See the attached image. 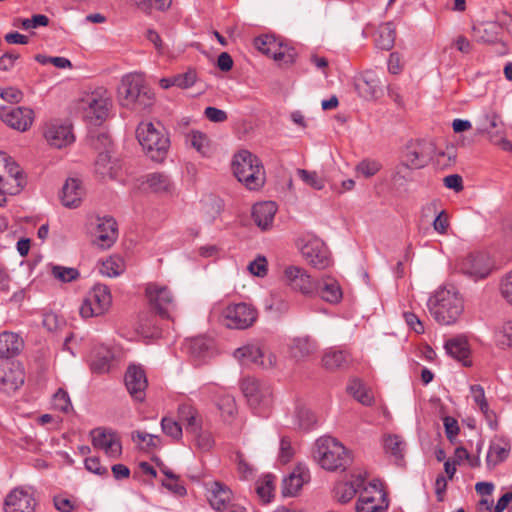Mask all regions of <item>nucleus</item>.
<instances>
[{
	"label": "nucleus",
	"instance_id": "nucleus-1",
	"mask_svg": "<svg viewBox=\"0 0 512 512\" xmlns=\"http://www.w3.org/2000/svg\"><path fill=\"white\" fill-rule=\"evenodd\" d=\"M118 101L122 107L141 113L154 105L155 94L141 74H127L118 87Z\"/></svg>",
	"mask_w": 512,
	"mask_h": 512
},
{
	"label": "nucleus",
	"instance_id": "nucleus-2",
	"mask_svg": "<svg viewBox=\"0 0 512 512\" xmlns=\"http://www.w3.org/2000/svg\"><path fill=\"white\" fill-rule=\"evenodd\" d=\"M427 307L437 323L453 325L464 313V300L454 286H444L430 296Z\"/></svg>",
	"mask_w": 512,
	"mask_h": 512
},
{
	"label": "nucleus",
	"instance_id": "nucleus-3",
	"mask_svg": "<svg viewBox=\"0 0 512 512\" xmlns=\"http://www.w3.org/2000/svg\"><path fill=\"white\" fill-rule=\"evenodd\" d=\"M314 458L327 471H345L352 463L350 451L336 438L321 437L316 441Z\"/></svg>",
	"mask_w": 512,
	"mask_h": 512
},
{
	"label": "nucleus",
	"instance_id": "nucleus-4",
	"mask_svg": "<svg viewBox=\"0 0 512 512\" xmlns=\"http://www.w3.org/2000/svg\"><path fill=\"white\" fill-rule=\"evenodd\" d=\"M137 139L146 155L155 162H163L170 147L164 127L157 123L142 122L136 129Z\"/></svg>",
	"mask_w": 512,
	"mask_h": 512
},
{
	"label": "nucleus",
	"instance_id": "nucleus-5",
	"mask_svg": "<svg viewBox=\"0 0 512 512\" xmlns=\"http://www.w3.org/2000/svg\"><path fill=\"white\" fill-rule=\"evenodd\" d=\"M232 168L238 181L249 190H258L265 184L262 162L248 150H241L234 155Z\"/></svg>",
	"mask_w": 512,
	"mask_h": 512
},
{
	"label": "nucleus",
	"instance_id": "nucleus-6",
	"mask_svg": "<svg viewBox=\"0 0 512 512\" xmlns=\"http://www.w3.org/2000/svg\"><path fill=\"white\" fill-rule=\"evenodd\" d=\"M429 144L416 140L408 142L401 152L400 162L396 166L394 179L411 181L412 171L424 168L430 161Z\"/></svg>",
	"mask_w": 512,
	"mask_h": 512
},
{
	"label": "nucleus",
	"instance_id": "nucleus-7",
	"mask_svg": "<svg viewBox=\"0 0 512 512\" xmlns=\"http://www.w3.org/2000/svg\"><path fill=\"white\" fill-rule=\"evenodd\" d=\"M112 304V296L108 286L96 284L88 293L80 306V314L84 318L105 314Z\"/></svg>",
	"mask_w": 512,
	"mask_h": 512
},
{
	"label": "nucleus",
	"instance_id": "nucleus-8",
	"mask_svg": "<svg viewBox=\"0 0 512 512\" xmlns=\"http://www.w3.org/2000/svg\"><path fill=\"white\" fill-rule=\"evenodd\" d=\"M225 325L230 329H247L258 318L257 309L244 302L228 305L223 311Z\"/></svg>",
	"mask_w": 512,
	"mask_h": 512
},
{
	"label": "nucleus",
	"instance_id": "nucleus-9",
	"mask_svg": "<svg viewBox=\"0 0 512 512\" xmlns=\"http://www.w3.org/2000/svg\"><path fill=\"white\" fill-rule=\"evenodd\" d=\"M151 309L163 319H170L175 309L174 298L166 286L149 283L145 289Z\"/></svg>",
	"mask_w": 512,
	"mask_h": 512
},
{
	"label": "nucleus",
	"instance_id": "nucleus-10",
	"mask_svg": "<svg viewBox=\"0 0 512 512\" xmlns=\"http://www.w3.org/2000/svg\"><path fill=\"white\" fill-rule=\"evenodd\" d=\"M240 388L251 408L269 405L272 391L267 383L253 377H246L241 381Z\"/></svg>",
	"mask_w": 512,
	"mask_h": 512
},
{
	"label": "nucleus",
	"instance_id": "nucleus-11",
	"mask_svg": "<svg viewBox=\"0 0 512 512\" xmlns=\"http://www.w3.org/2000/svg\"><path fill=\"white\" fill-rule=\"evenodd\" d=\"M95 149L104 148L103 152H99L95 161V172L102 179H114L117 175V165L112 161L108 147L111 145L109 135L100 133L92 140Z\"/></svg>",
	"mask_w": 512,
	"mask_h": 512
},
{
	"label": "nucleus",
	"instance_id": "nucleus-12",
	"mask_svg": "<svg viewBox=\"0 0 512 512\" xmlns=\"http://www.w3.org/2000/svg\"><path fill=\"white\" fill-rule=\"evenodd\" d=\"M301 253L307 263L317 269H325L331 264L328 248L319 238L308 240L302 247Z\"/></svg>",
	"mask_w": 512,
	"mask_h": 512
},
{
	"label": "nucleus",
	"instance_id": "nucleus-13",
	"mask_svg": "<svg viewBox=\"0 0 512 512\" xmlns=\"http://www.w3.org/2000/svg\"><path fill=\"white\" fill-rule=\"evenodd\" d=\"M372 491L365 489L356 503V512H387L389 500L387 493L376 484L371 485Z\"/></svg>",
	"mask_w": 512,
	"mask_h": 512
},
{
	"label": "nucleus",
	"instance_id": "nucleus-14",
	"mask_svg": "<svg viewBox=\"0 0 512 512\" xmlns=\"http://www.w3.org/2000/svg\"><path fill=\"white\" fill-rule=\"evenodd\" d=\"M94 448L102 449L109 457H119L122 446L117 434L105 428H95L90 432Z\"/></svg>",
	"mask_w": 512,
	"mask_h": 512
},
{
	"label": "nucleus",
	"instance_id": "nucleus-15",
	"mask_svg": "<svg viewBox=\"0 0 512 512\" xmlns=\"http://www.w3.org/2000/svg\"><path fill=\"white\" fill-rule=\"evenodd\" d=\"M458 270L468 276L485 278L490 272L488 257L484 253H470L457 263Z\"/></svg>",
	"mask_w": 512,
	"mask_h": 512
},
{
	"label": "nucleus",
	"instance_id": "nucleus-16",
	"mask_svg": "<svg viewBox=\"0 0 512 512\" xmlns=\"http://www.w3.org/2000/svg\"><path fill=\"white\" fill-rule=\"evenodd\" d=\"M33 110L25 107H1L0 119L13 129L26 131L33 122Z\"/></svg>",
	"mask_w": 512,
	"mask_h": 512
},
{
	"label": "nucleus",
	"instance_id": "nucleus-17",
	"mask_svg": "<svg viewBox=\"0 0 512 512\" xmlns=\"http://www.w3.org/2000/svg\"><path fill=\"white\" fill-rule=\"evenodd\" d=\"M86 103L87 107L84 109L85 119L92 125H100L108 117L111 100L99 94H92Z\"/></svg>",
	"mask_w": 512,
	"mask_h": 512
},
{
	"label": "nucleus",
	"instance_id": "nucleus-18",
	"mask_svg": "<svg viewBox=\"0 0 512 512\" xmlns=\"http://www.w3.org/2000/svg\"><path fill=\"white\" fill-rule=\"evenodd\" d=\"M125 385L129 394L137 401L145 399L148 382L144 369L139 365H130L125 373Z\"/></svg>",
	"mask_w": 512,
	"mask_h": 512
},
{
	"label": "nucleus",
	"instance_id": "nucleus-19",
	"mask_svg": "<svg viewBox=\"0 0 512 512\" xmlns=\"http://www.w3.org/2000/svg\"><path fill=\"white\" fill-rule=\"evenodd\" d=\"M235 357L245 362L255 363L263 368H272L276 365V356L269 353L266 360L264 350L256 344H247L236 349Z\"/></svg>",
	"mask_w": 512,
	"mask_h": 512
},
{
	"label": "nucleus",
	"instance_id": "nucleus-20",
	"mask_svg": "<svg viewBox=\"0 0 512 512\" xmlns=\"http://www.w3.org/2000/svg\"><path fill=\"white\" fill-rule=\"evenodd\" d=\"M285 282L294 290L303 294H311L316 290V283L306 273V271L297 266H289L284 270Z\"/></svg>",
	"mask_w": 512,
	"mask_h": 512
},
{
	"label": "nucleus",
	"instance_id": "nucleus-21",
	"mask_svg": "<svg viewBox=\"0 0 512 512\" xmlns=\"http://www.w3.org/2000/svg\"><path fill=\"white\" fill-rule=\"evenodd\" d=\"M25 380L24 370L19 364L11 363L0 367V389L7 393L18 390Z\"/></svg>",
	"mask_w": 512,
	"mask_h": 512
},
{
	"label": "nucleus",
	"instance_id": "nucleus-22",
	"mask_svg": "<svg viewBox=\"0 0 512 512\" xmlns=\"http://www.w3.org/2000/svg\"><path fill=\"white\" fill-rule=\"evenodd\" d=\"M44 137L50 146L58 149L72 144L75 140L72 127L59 123L48 124L44 132Z\"/></svg>",
	"mask_w": 512,
	"mask_h": 512
},
{
	"label": "nucleus",
	"instance_id": "nucleus-23",
	"mask_svg": "<svg viewBox=\"0 0 512 512\" xmlns=\"http://www.w3.org/2000/svg\"><path fill=\"white\" fill-rule=\"evenodd\" d=\"M0 183L13 186L16 190H20L23 186L19 165L3 152H0Z\"/></svg>",
	"mask_w": 512,
	"mask_h": 512
},
{
	"label": "nucleus",
	"instance_id": "nucleus-24",
	"mask_svg": "<svg viewBox=\"0 0 512 512\" xmlns=\"http://www.w3.org/2000/svg\"><path fill=\"white\" fill-rule=\"evenodd\" d=\"M207 499L213 509L221 512L230 507L232 491L225 484L213 481L207 487Z\"/></svg>",
	"mask_w": 512,
	"mask_h": 512
},
{
	"label": "nucleus",
	"instance_id": "nucleus-25",
	"mask_svg": "<svg viewBox=\"0 0 512 512\" xmlns=\"http://www.w3.org/2000/svg\"><path fill=\"white\" fill-rule=\"evenodd\" d=\"M94 243L102 249L110 248L118 237L116 221L111 217L98 219Z\"/></svg>",
	"mask_w": 512,
	"mask_h": 512
},
{
	"label": "nucleus",
	"instance_id": "nucleus-26",
	"mask_svg": "<svg viewBox=\"0 0 512 512\" xmlns=\"http://www.w3.org/2000/svg\"><path fill=\"white\" fill-rule=\"evenodd\" d=\"M35 501L29 493L14 489L5 498V512H34Z\"/></svg>",
	"mask_w": 512,
	"mask_h": 512
},
{
	"label": "nucleus",
	"instance_id": "nucleus-27",
	"mask_svg": "<svg viewBox=\"0 0 512 512\" xmlns=\"http://www.w3.org/2000/svg\"><path fill=\"white\" fill-rule=\"evenodd\" d=\"M310 481V472L307 467L299 464L291 474L283 479L282 494L283 496H295L302 486Z\"/></svg>",
	"mask_w": 512,
	"mask_h": 512
},
{
	"label": "nucleus",
	"instance_id": "nucleus-28",
	"mask_svg": "<svg viewBox=\"0 0 512 512\" xmlns=\"http://www.w3.org/2000/svg\"><path fill=\"white\" fill-rule=\"evenodd\" d=\"M355 89L358 94L366 100L377 99L382 93L380 81L375 74L370 71L365 72L356 80Z\"/></svg>",
	"mask_w": 512,
	"mask_h": 512
},
{
	"label": "nucleus",
	"instance_id": "nucleus-29",
	"mask_svg": "<svg viewBox=\"0 0 512 512\" xmlns=\"http://www.w3.org/2000/svg\"><path fill=\"white\" fill-rule=\"evenodd\" d=\"M84 196V188L79 179L66 180L60 196L62 204L67 208H76L80 205Z\"/></svg>",
	"mask_w": 512,
	"mask_h": 512
},
{
	"label": "nucleus",
	"instance_id": "nucleus-30",
	"mask_svg": "<svg viewBox=\"0 0 512 512\" xmlns=\"http://www.w3.org/2000/svg\"><path fill=\"white\" fill-rule=\"evenodd\" d=\"M277 212V205L272 201L256 203L252 208V218L255 224L262 230L271 227Z\"/></svg>",
	"mask_w": 512,
	"mask_h": 512
},
{
	"label": "nucleus",
	"instance_id": "nucleus-31",
	"mask_svg": "<svg viewBox=\"0 0 512 512\" xmlns=\"http://www.w3.org/2000/svg\"><path fill=\"white\" fill-rule=\"evenodd\" d=\"M445 350L452 358L462 362L464 366H470V348L468 341L463 336L451 338L445 343Z\"/></svg>",
	"mask_w": 512,
	"mask_h": 512
},
{
	"label": "nucleus",
	"instance_id": "nucleus-32",
	"mask_svg": "<svg viewBox=\"0 0 512 512\" xmlns=\"http://www.w3.org/2000/svg\"><path fill=\"white\" fill-rule=\"evenodd\" d=\"M288 348L293 359L303 360L315 353L317 345L309 336H300L291 339Z\"/></svg>",
	"mask_w": 512,
	"mask_h": 512
},
{
	"label": "nucleus",
	"instance_id": "nucleus-33",
	"mask_svg": "<svg viewBox=\"0 0 512 512\" xmlns=\"http://www.w3.org/2000/svg\"><path fill=\"white\" fill-rule=\"evenodd\" d=\"M23 340L13 332L0 334V359H10L20 354L23 348Z\"/></svg>",
	"mask_w": 512,
	"mask_h": 512
},
{
	"label": "nucleus",
	"instance_id": "nucleus-34",
	"mask_svg": "<svg viewBox=\"0 0 512 512\" xmlns=\"http://www.w3.org/2000/svg\"><path fill=\"white\" fill-rule=\"evenodd\" d=\"M114 354L110 348L99 346L94 350L90 368L94 373L103 374L110 370Z\"/></svg>",
	"mask_w": 512,
	"mask_h": 512
},
{
	"label": "nucleus",
	"instance_id": "nucleus-35",
	"mask_svg": "<svg viewBox=\"0 0 512 512\" xmlns=\"http://www.w3.org/2000/svg\"><path fill=\"white\" fill-rule=\"evenodd\" d=\"M510 443L504 439H499L490 444L486 457V464L489 468H493L499 463L505 461L510 453Z\"/></svg>",
	"mask_w": 512,
	"mask_h": 512
},
{
	"label": "nucleus",
	"instance_id": "nucleus-36",
	"mask_svg": "<svg viewBox=\"0 0 512 512\" xmlns=\"http://www.w3.org/2000/svg\"><path fill=\"white\" fill-rule=\"evenodd\" d=\"M179 420L186 425L188 433H198L201 430V419L197 410L188 404H182L178 407Z\"/></svg>",
	"mask_w": 512,
	"mask_h": 512
},
{
	"label": "nucleus",
	"instance_id": "nucleus-37",
	"mask_svg": "<svg viewBox=\"0 0 512 512\" xmlns=\"http://www.w3.org/2000/svg\"><path fill=\"white\" fill-rule=\"evenodd\" d=\"M316 290L326 302L336 304L342 299L343 293L338 282L330 277L316 285Z\"/></svg>",
	"mask_w": 512,
	"mask_h": 512
},
{
	"label": "nucleus",
	"instance_id": "nucleus-38",
	"mask_svg": "<svg viewBox=\"0 0 512 512\" xmlns=\"http://www.w3.org/2000/svg\"><path fill=\"white\" fill-rule=\"evenodd\" d=\"M255 48L262 54L275 59L279 56V51L283 49V44L277 41L274 36L264 35L254 39Z\"/></svg>",
	"mask_w": 512,
	"mask_h": 512
},
{
	"label": "nucleus",
	"instance_id": "nucleus-39",
	"mask_svg": "<svg viewBox=\"0 0 512 512\" xmlns=\"http://www.w3.org/2000/svg\"><path fill=\"white\" fill-rule=\"evenodd\" d=\"M470 393L475 404L479 407L480 411L483 413L490 426L494 428L493 422H495L496 414L489 408V404L485 397L484 388L479 384L471 385Z\"/></svg>",
	"mask_w": 512,
	"mask_h": 512
},
{
	"label": "nucleus",
	"instance_id": "nucleus-40",
	"mask_svg": "<svg viewBox=\"0 0 512 512\" xmlns=\"http://www.w3.org/2000/svg\"><path fill=\"white\" fill-rule=\"evenodd\" d=\"M185 347L193 358L200 359L213 348V341L202 336L194 337L185 342Z\"/></svg>",
	"mask_w": 512,
	"mask_h": 512
},
{
	"label": "nucleus",
	"instance_id": "nucleus-41",
	"mask_svg": "<svg viewBox=\"0 0 512 512\" xmlns=\"http://www.w3.org/2000/svg\"><path fill=\"white\" fill-rule=\"evenodd\" d=\"M396 30L391 22L384 23L379 26L377 37L375 39L376 47L389 51L395 44Z\"/></svg>",
	"mask_w": 512,
	"mask_h": 512
},
{
	"label": "nucleus",
	"instance_id": "nucleus-42",
	"mask_svg": "<svg viewBox=\"0 0 512 512\" xmlns=\"http://www.w3.org/2000/svg\"><path fill=\"white\" fill-rule=\"evenodd\" d=\"M145 183L149 189L155 193L168 192L172 187L169 177L160 172H154L146 175Z\"/></svg>",
	"mask_w": 512,
	"mask_h": 512
},
{
	"label": "nucleus",
	"instance_id": "nucleus-43",
	"mask_svg": "<svg viewBox=\"0 0 512 512\" xmlns=\"http://www.w3.org/2000/svg\"><path fill=\"white\" fill-rule=\"evenodd\" d=\"M322 363L328 370L346 367L348 364V354L344 351L329 350L324 354Z\"/></svg>",
	"mask_w": 512,
	"mask_h": 512
},
{
	"label": "nucleus",
	"instance_id": "nucleus-44",
	"mask_svg": "<svg viewBox=\"0 0 512 512\" xmlns=\"http://www.w3.org/2000/svg\"><path fill=\"white\" fill-rule=\"evenodd\" d=\"M133 442L140 445L141 450L149 451L160 446L161 438L158 435L149 434L144 431H133L131 433Z\"/></svg>",
	"mask_w": 512,
	"mask_h": 512
},
{
	"label": "nucleus",
	"instance_id": "nucleus-45",
	"mask_svg": "<svg viewBox=\"0 0 512 512\" xmlns=\"http://www.w3.org/2000/svg\"><path fill=\"white\" fill-rule=\"evenodd\" d=\"M405 445V442L398 435H387L384 437V450L386 453H390L396 461L403 460Z\"/></svg>",
	"mask_w": 512,
	"mask_h": 512
},
{
	"label": "nucleus",
	"instance_id": "nucleus-46",
	"mask_svg": "<svg viewBox=\"0 0 512 512\" xmlns=\"http://www.w3.org/2000/svg\"><path fill=\"white\" fill-rule=\"evenodd\" d=\"M347 390L357 401L364 405H370L373 402V397L359 379L351 380Z\"/></svg>",
	"mask_w": 512,
	"mask_h": 512
},
{
	"label": "nucleus",
	"instance_id": "nucleus-47",
	"mask_svg": "<svg viewBox=\"0 0 512 512\" xmlns=\"http://www.w3.org/2000/svg\"><path fill=\"white\" fill-rule=\"evenodd\" d=\"M217 406L226 421L234 419L237 413V406L233 396L228 394L222 395L217 401Z\"/></svg>",
	"mask_w": 512,
	"mask_h": 512
},
{
	"label": "nucleus",
	"instance_id": "nucleus-48",
	"mask_svg": "<svg viewBox=\"0 0 512 512\" xmlns=\"http://www.w3.org/2000/svg\"><path fill=\"white\" fill-rule=\"evenodd\" d=\"M52 276L60 282L70 283L80 277V273L76 268L54 265L51 268Z\"/></svg>",
	"mask_w": 512,
	"mask_h": 512
},
{
	"label": "nucleus",
	"instance_id": "nucleus-49",
	"mask_svg": "<svg viewBox=\"0 0 512 512\" xmlns=\"http://www.w3.org/2000/svg\"><path fill=\"white\" fill-rule=\"evenodd\" d=\"M355 485L350 482H339L334 488L335 499L342 504L348 503L356 495Z\"/></svg>",
	"mask_w": 512,
	"mask_h": 512
},
{
	"label": "nucleus",
	"instance_id": "nucleus-50",
	"mask_svg": "<svg viewBox=\"0 0 512 512\" xmlns=\"http://www.w3.org/2000/svg\"><path fill=\"white\" fill-rule=\"evenodd\" d=\"M274 479V476L268 474L257 482L256 492L265 503L270 502L273 497Z\"/></svg>",
	"mask_w": 512,
	"mask_h": 512
},
{
	"label": "nucleus",
	"instance_id": "nucleus-51",
	"mask_svg": "<svg viewBox=\"0 0 512 512\" xmlns=\"http://www.w3.org/2000/svg\"><path fill=\"white\" fill-rule=\"evenodd\" d=\"M296 424L299 429L309 430L317 422L315 415L306 407H297L296 409Z\"/></svg>",
	"mask_w": 512,
	"mask_h": 512
},
{
	"label": "nucleus",
	"instance_id": "nucleus-52",
	"mask_svg": "<svg viewBox=\"0 0 512 512\" xmlns=\"http://www.w3.org/2000/svg\"><path fill=\"white\" fill-rule=\"evenodd\" d=\"M500 124L499 116L495 112H489L479 118L477 131L481 134L491 133L494 129H497Z\"/></svg>",
	"mask_w": 512,
	"mask_h": 512
},
{
	"label": "nucleus",
	"instance_id": "nucleus-53",
	"mask_svg": "<svg viewBox=\"0 0 512 512\" xmlns=\"http://www.w3.org/2000/svg\"><path fill=\"white\" fill-rule=\"evenodd\" d=\"M161 428L164 434L174 440H180L182 437V427L179 422L170 417H163L161 420Z\"/></svg>",
	"mask_w": 512,
	"mask_h": 512
},
{
	"label": "nucleus",
	"instance_id": "nucleus-54",
	"mask_svg": "<svg viewBox=\"0 0 512 512\" xmlns=\"http://www.w3.org/2000/svg\"><path fill=\"white\" fill-rule=\"evenodd\" d=\"M191 146L200 154L206 156L209 152V140L207 136L200 131H192L190 134Z\"/></svg>",
	"mask_w": 512,
	"mask_h": 512
},
{
	"label": "nucleus",
	"instance_id": "nucleus-55",
	"mask_svg": "<svg viewBox=\"0 0 512 512\" xmlns=\"http://www.w3.org/2000/svg\"><path fill=\"white\" fill-rule=\"evenodd\" d=\"M496 28L494 23L488 24H480L478 26H473V32L475 34V38L478 42L490 43L494 42L496 37L489 33V31H493Z\"/></svg>",
	"mask_w": 512,
	"mask_h": 512
},
{
	"label": "nucleus",
	"instance_id": "nucleus-56",
	"mask_svg": "<svg viewBox=\"0 0 512 512\" xmlns=\"http://www.w3.org/2000/svg\"><path fill=\"white\" fill-rule=\"evenodd\" d=\"M297 174L303 182L312 188L316 190L324 188V180L315 171L310 172L305 169H298Z\"/></svg>",
	"mask_w": 512,
	"mask_h": 512
},
{
	"label": "nucleus",
	"instance_id": "nucleus-57",
	"mask_svg": "<svg viewBox=\"0 0 512 512\" xmlns=\"http://www.w3.org/2000/svg\"><path fill=\"white\" fill-rule=\"evenodd\" d=\"M53 406L63 413H68L72 409L70 397L64 389L59 388L54 394Z\"/></svg>",
	"mask_w": 512,
	"mask_h": 512
},
{
	"label": "nucleus",
	"instance_id": "nucleus-58",
	"mask_svg": "<svg viewBox=\"0 0 512 512\" xmlns=\"http://www.w3.org/2000/svg\"><path fill=\"white\" fill-rule=\"evenodd\" d=\"M496 342L501 348L512 347V321L504 323L502 329L497 332Z\"/></svg>",
	"mask_w": 512,
	"mask_h": 512
},
{
	"label": "nucleus",
	"instance_id": "nucleus-59",
	"mask_svg": "<svg viewBox=\"0 0 512 512\" xmlns=\"http://www.w3.org/2000/svg\"><path fill=\"white\" fill-rule=\"evenodd\" d=\"M380 168V163L375 160H363L357 165L356 170L364 177L370 178L374 176Z\"/></svg>",
	"mask_w": 512,
	"mask_h": 512
},
{
	"label": "nucleus",
	"instance_id": "nucleus-60",
	"mask_svg": "<svg viewBox=\"0 0 512 512\" xmlns=\"http://www.w3.org/2000/svg\"><path fill=\"white\" fill-rule=\"evenodd\" d=\"M197 74L195 70H188L185 73L174 75V81L176 82V87L187 89L193 86L196 82Z\"/></svg>",
	"mask_w": 512,
	"mask_h": 512
},
{
	"label": "nucleus",
	"instance_id": "nucleus-61",
	"mask_svg": "<svg viewBox=\"0 0 512 512\" xmlns=\"http://www.w3.org/2000/svg\"><path fill=\"white\" fill-rule=\"evenodd\" d=\"M122 271L120 259L109 258L102 263L101 272L109 277L118 276Z\"/></svg>",
	"mask_w": 512,
	"mask_h": 512
},
{
	"label": "nucleus",
	"instance_id": "nucleus-62",
	"mask_svg": "<svg viewBox=\"0 0 512 512\" xmlns=\"http://www.w3.org/2000/svg\"><path fill=\"white\" fill-rule=\"evenodd\" d=\"M293 455L294 450L290 438L283 436L280 440L279 460L286 464L292 459Z\"/></svg>",
	"mask_w": 512,
	"mask_h": 512
},
{
	"label": "nucleus",
	"instance_id": "nucleus-63",
	"mask_svg": "<svg viewBox=\"0 0 512 512\" xmlns=\"http://www.w3.org/2000/svg\"><path fill=\"white\" fill-rule=\"evenodd\" d=\"M196 437V446L202 451H209L213 445L214 440L209 432H203L202 429L198 433H193Z\"/></svg>",
	"mask_w": 512,
	"mask_h": 512
},
{
	"label": "nucleus",
	"instance_id": "nucleus-64",
	"mask_svg": "<svg viewBox=\"0 0 512 512\" xmlns=\"http://www.w3.org/2000/svg\"><path fill=\"white\" fill-rule=\"evenodd\" d=\"M248 270L251 274L263 277L267 273V260L264 256H258L255 260L250 262L248 265Z\"/></svg>",
	"mask_w": 512,
	"mask_h": 512
}]
</instances>
